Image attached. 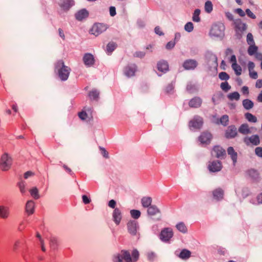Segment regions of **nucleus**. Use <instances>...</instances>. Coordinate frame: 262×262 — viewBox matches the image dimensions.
<instances>
[{
    "instance_id": "37998d69",
    "label": "nucleus",
    "mask_w": 262,
    "mask_h": 262,
    "mask_svg": "<svg viewBox=\"0 0 262 262\" xmlns=\"http://www.w3.org/2000/svg\"><path fill=\"white\" fill-rule=\"evenodd\" d=\"M22 242L20 239L15 241L12 246V250L14 252H16L18 248L20 247Z\"/></svg>"
},
{
    "instance_id": "f03ea898",
    "label": "nucleus",
    "mask_w": 262,
    "mask_h": 262,
    "mask_svg": "<svg viewBox=\"0 0 262 262\" xmlns=\"http://www.w3.org/2000/svg\"><path fill=\"white\" fill-rule=\"evenodd\" d=\"M12 164V159L8 154H3L0 159V169L2 171H8Z\"/></svg>"
},
{
    "instance_id": "20e7f679",
    "label": "nucleus",
    "mask_w": 262,
    "mask_h": 262,
    "mask_svg": "<svg viewBox=\"0 0 262 262\" xmlns=\"http://www.w3.org/2000/svg\"><path fill=\"white\" fill-rule=\"evenodd\" d=\"M236 36L238 38L242 37V34L247 28L246 24L243 23L241 19H236L233 22Z\"/></svg>"
},
{
    "instance_id": "473e14b6",
    "label": "nucleus",
    "mask_w": 262,
    "mask_h": 262,
    "mask_svg": "<svg viewBox=\"0 0 262 262\" xmlns=\"http://www.w3.org/2000/svg\"><path fill=\"white\" fill-rule=\"evenodd\" d=\"M227 97L230 100H231V101L233 100H238L240 98V95L238 92H234L229 94L227 95Z\"/></svg>"
},
{
    "instance_id": "f704fd0d",
    "label": "nucleus",
    "mask_w": 262,
    "mask_h": 262,
    "mask_svg": "<svg viewBox=\"0 0 262 262\" xmlns=\"http://www.w3.org/2000/svg\"><path fill=\"white\" fill-rule=\"evenodd\" d=\"M177 229L180 232L185 233L187 231V229L185 225L183 222H180L176 225Z\"/></svg>"
},
{
    "instance_id": "864d4df0",
    "label": "nucleus",
    "mask_w": 262,
    "mask_h": 262,
    "mask_svg": "<svg viewBox=\"0 0 262 262\" xmlns=\"http://www.w3.org/2000/svg\"><path fill=\"white\" fill-rule=\"evenodd\" d=\"M50 245L52 248H55L57 245V239L55 237H51L50 239Z\"/></svg>"
},
{
    "instance_id": "09e8293b",
    "label": "nucleus",
    "mask_w": 262,
    "mask_h": 262,
    "mask_svg": "<svg viewBox=\"0 0 262 262\" xmlns=\"http://www.w3.org/2000/svg\"><path fill=\"white\" fill-rule=\"evenodd\" d=\"M185 30L188 32H191L193 30V25L191 22L187 23L184 26Z\"/></svg>"
},
{
    "instance_id": "a19ab883",
    "label": "nucleus",
    "mask_w": 262,
    "mask_h": 262,
    "mask_svg": "<svg viewBox=\"0 0 262 262\" xmlns=\"http://www.w3.org/2000/svg\"><path fill=\"white\" fill-rule=\"evenodd\" d=\"M257 50L258 48L256 46L251 45L248 49V53L249 55L251 56L255 54L257 52Z\"/></svg>"
},
{
    "instance_id": "6e6d98bb",
    "label": "nucleus",
    "mask_w": 262,
    "mask_h": 262,
    "mask_svg": "<svg viewBox=\"0 0 262 262\" xmlns=\"http://www.w3.org/2000/svg\"><path fill=\"white\" fill-rule=\"evenodd\" d=\"M145 55V53L142 51H137L134 54V56L139 58H143Z\"/></svg>"
},
{
    "instance_id": "0eeeda50",
    "label": "nucleus",
    "mask_w": 262,
    "mask_h": 262,
    "mask_svg": "<svg viewBox=\"0 0 262 262\" xmlns=\"http://www.w3.org/2000/svg\"><path fill=\"white\" fill-rule=\"evenodd\" d=\"M173 232L171 229L166 228L163 229L160 234V238L163 242H168L172 237Z\"/></svg>"
},
{
    "instance_id": "5fc2aeb1",
    "label": "nucleus",
    "mask_w": 262,
    "mask_h": 262,
    "mask_svg": "<svg viewBox=\"0 0 262 262\" xmlns=\"http://www.w3.org/2000/svg\"><path fill=\"white\" fill-rule=\"evenodd\" d=\"M148 259L150 261H153L156 257V254L153 252H149L147 253Z\"/></svg>"
},
{
    "instance_id": "680f3d73",
    "label": "nucleus",
    "mask_w": 262,
    "mask_h": 262,
    "mask_svg": "<svg viewBox=\"0 0 262 262\" xmlns=\"http://www.w3.org/2000/svg\"><path fill=\"white\" fill-rule=\"evenodd\" d=\"M78 116L81 120H84L86 118L88 115L85 112H81L79 113Z\"/></svg>"
},
{
    "instance_id": "393cba45",
    "label": "nucleus",
    "mask_w": 262,
    "mask_h": 262,
    "mask_svg": "<svg viewBox=\"0 0 262 262\" xmlns=\"http://www.w3.org/2000/svg\"><path fill=\"white\" fill-rule=\"evenodd\" d=\"M34 207L35 203L33 201L30 200L27 202L26 205V211L29 215L34 213Z\"/></svg>"
},
{
    "instance_id": "c03bdc74",
    "label": "nucleus",
    "mask_w": 262,
    "mask_h": 262,
    "mask_svg": "<svg viewBox=\"0 0 262 262\" xmlns=\"http://www.w3.org/2000/svg\"><path fill=\"white\" fill-rule=\"evenodd\" d=\"M139 253L137 250L135 249L132 252V262H136L139 258Z\"/></svg>"
},
{
    "instance_id": "f257e3e1",
    "label": "nucleus",
    "mask_w": 262,
    "mask_h": 262,
    "mask_svg": "<svg viewBox=\"0 0 262 262\" xmlns=\"http://www.w3.org/2000/svg\"><path fill=\"white\" fill-rule=\"evenodd\" d=\"M55 71H57L58 76L62 81L67 80L70 73L71 69L65 66L63 60L58 61L55 64Z\"/></svg>"
},
{
    "instance_id": "bb28decb",
    "label": "nucleus",
    "mask_w": 262,
    "mask_h": 262,
    "mask_svg": "<svg viewBox=\"0 0 262 262\" xmlns=\"http://www.w3.org/2000/svg\"><path fill=\"white\" fill-rule=\"evenodd\" d=\"M228 154L230 156L232 159L234 165L237 162V154L235 151L234 148L232 147H229L227 149Z\"/></svg>"
},
{
    "instance_id": "603ef678",
    "label": "nucleus",
    "mask_w": 262,
    "mask_h": 262,
    "mask_svg": "<svg viewBox=\"0 0 262 262\" xmlns=\"http://www.w3.org/2000/svg\"><path fill=\"white\" fill-rule=\"evenodd\" d=\"M247 42L248 45H251L254 43L253 35L251 33H249L247 36Z\"/></svg>"
},
{
    "instance_id": "338daca9",
    "label": "nucleus",
    "mask_w": 262,
    "mask_h": 262,
    "mask_svg": "<svg viewBox=\"0 0 262 262\" xmlns=\"http://www.w3.org/2000/svg\"><path fill=\"white\" fill-rule=\"evenodd\" d=\"M235 11L240 16L244 17L245 16V12L241 8L236 9Z\"/></svg>"
},
{
    "instance_id": "c9c22d12",
    "label": "nucleus",
    "mask_w": 262,
    "mask_h": 262,
    "mask_svg": "<svg viewBox=\"0 0 262 262\" xmlns=\"http://www.w3.org/2000/svg\"><path fill=\"white\" fill-rule=\"evenodd\" d=\"M99 92L96 90H93L90 92L89 96L91 99L97 100L99 98Z\"/></svg>"
},
{
    "instance_id": "9b49d317",
    "label": "nucleus",
    "mask_w": 262,
    "mask_h": 262,
    "mask_svg": "<svg viewBox=\"0 0 262 262\" xmlns=\"http://www.w3.org/2000/svg\"><path fill=\"white\" fill-rule=\"evenodd\" d=\"M237 135V128L235 125L229 126L225 132V137L228 139L234 138Z\"/></svg>"
},
{
    "instance_id": "13d9d810",
    "label": "nucleus",
    "mask_w": 262,
    "mask_h": 262,
    "mask_svg": "<svg viewBox=\"0 0 262 262\" xmlns=\"http://www.w3.org/2000/svg\"><path fill=\"white\" fill-rule=\"evenodd\" d=\"M255 154L259 157L262 158V147H257L255 149Z\"/></svg>"
},
{
    "instance_id": "1a4fd4ad",
    "label": "nucleus",
    "mask_w": 262,
    "mask_h": 262,
    "mask_svg": "<svg viewBox=\"0 0 262 262\" xmlns=\"http://www.w3.org/2000/svg\"><path fill=\"white\" fill-rule=\"evenodd\" d=\"M203 121L202 118L200 116H195L189 123L190 127L195 129H200L203 125Z\"/></svg>"
},
{
    "instance_id": "7ed1b4c3",
    "label": "nucleus",
    "mask_w": 262,
    "mask_h": 262,
    "mask_svg": "<svg viewBox=\"0 0 262 262\" xmlns=\"http://www.w3.org/2000/svg\"><path fill=\"white\" fill-rule=\"evenodd\" d=\"M225 26L222 23L213 25L210 31V35L214 37L222 38L224 35Z\"/></svg>"
},
{
    "instance_id": "e433bc0d",
    "label": "nucleus",
    "mask_w": 262,
    "mask_h": 262,
    "mask_svg": "<svg viewBox=\"0 0 262 262\" xmlns=\"http://www.w3.org/2000/svg\"><path fill=\"white\" fill-rule=\"evenodd\" d=\"M248 174L252 179H256L258 178L259 173L258 171L255 169H251L247 171Z\"/></svg>"
},
{
    "instance_id": "6ab92c4d",
    "label": "nucleus",
    "mask_w": 262,
    "mask_h": 262,
    "mask_svg": "<svg viewBox=\"0 0 262 262\" xmlns=\"http://www.w3.org/2000/svg\"><path fill=\"white\" fill-rule=\"evenodd\" d=\"M157 69L160 72L166 73L169 70V65L168 62L164 60L159 61L157 63Z\"/></svg>"
},
{
    "instance_id": "cd10ccee",
    "label": "nucleus",
    "mask_w": 262,
    "mask_h": 262,
    "mask_svg": "<svg viewBox=\"0 0 262 262\" xmlns=\"http://www.w3.org/2000/svg\"><path fill=\"white\" fill-rule=\"evenodd\" d=\"M238 132L243 135H248L251 133L248 124H242L238 128Z\"/></svg>"
},
{
    "instance_id": "e2e57ef3",
    "label": "nucleus",
    "mask_w": 262,
    "mask_h": 262,
    "mask_svg": "<svg viewBox=\"0 0 262 262\" xmlns=\"http://www.w3.org/2000/svg\"><path fill=\"white\" fill-rule=\"evenodd\" d=\"M249 75L251 78H253L254 79H256L258 77L257 73L255 71H249Z\"/></svg>"
},
{
    "instance_id": "f3484780",
    "label": "nucleus",
    "mask_w": 262,
    "mask_h": 262,
    "mask_svg": "<svg viewBox=\"0 0 262 262\" xmlns=\"http://www.w3.org/2000/svg\"><path fill=\"white\" fill-rule=\"evenodd\" d=\"M83 61L85 66L91 67L94 65L95 59L93 55L90 53H86L83 57Z\"/></svg>"
},
{
    "instance_id": "4c0bfd02",
    "label": "nucleus",
    "mask_w": 262,
    "mask_h": 262,
    "mask_svg": "<svg viewBox=\"0 0 262 262\" xmlns=\"http://www.w3.org/2000/svg\"><path fill=\"white\" fill-rule=\"evenodd\" d=\"M205 11L208 13H210L213 10V5L211 1H208L205 4Z\"/></svg>"
},
{
    "instance_id": "4468645a",
    "label": "nucleus",
    "mask_w": 262,
    "mask_h": 262,
    "mask_svg": "<svg viewBox=\"0 0 262 262\" xmlns=\"http://www.w3.org/2000/svg\"><path fill=\"white\" fill-rule=\"evenodd\" d=\"M198 64V62L195 60L187 59L184 62L183 67L186 70H194Z\"/></svg>"
},
{
    "instance_id": "423d86ee",
    "label": "nucleus",
    "mask_w": 262,
    "mask_h": 262,
    "mask_svg": "<svg viewBox=\"0 0 262 262\" xmlns=\"http://www.w3.org/2000/svg\"><path fill=\"white\" fill-rule=\"evenodd\" d=\"M107 29V25L101 23H96L92 26L90 33L96 36L104 32Z\"/></svg>"
},
{
    "instance_id": "ea45409f",
    "label": "nucleus",
    "mask_w": 262,
    "mask_h": 262,
    "mask_svg": "<svg viewBox=\"0 0 262 262\" xmlns=\"http://www.w3.org/2000/svg\"><path fill=\"white\" fill-rule=\"evenodd\" d=\"M232 68L235 71V74L237 75H240L242 74V68L238 65L237 63H234V64H232Z\"/></svg>"
},
{
    "instance_id": "69168bd1",
    "label": "nucleus",
    "mask_w": 262,
    "mask_h": 262,
    "mask_svg": "<svg viewBox=\"0 0 262 262\" xmlns=\"http://www.w3.org/2000/svg\"><path fill=\"white\" fill-rule=\"evenodd\" d=\"M155 33L157 34H158V35H159L160 36L164 35V33L161 30V28L159 26H157V27H155Z\"/></svg>"
},
{
    "instance_id": "72a5a7b5",
    "label": "nucleus",
    "mask_w": 262,
    "mask_h": 262,
    "mask_svg": "<svg viewBox=\"0 0 262 262\" xmlns=\"http://www.w3.org/2000/svg\"><path fill=\"white\" fill-rule=\"evenodd\" d=\"M201 13V10L199 9H196L194 10L193 16H192V20L194 22H200V14Z\"/></svg>"
},
{
    "instance_id": "774afa93",
    "label": "nucleus",
    "mask_w": 262,
    "mask_h": 262,
    "mask_svg": "<svg viewBox=\"0 0 262 262\" xmlns=\"http://www.w3.org/2000/svg\"><path fill=\"white\" fill-rule=\"evenodd\" d=\"M116 202L115 200H111L109 201L108 202V206L112 208H113V209H115V206H116Z\"/></svg>"
},
{
    "instance_id": "79ce46f5",
    "label": "nucleus",
    "mask_w": 262,
    "mask_h": 262,
    "mask_svg": "<svg viewBox=\"0 0 262 262\" xmlns=\"http://www.w3.org/2000/svg\"><path fill=\"white\" fill-rule=\"evenodd\" d=\"M30 192L32 196H33L35 199H38L39 198V195L38 193V190L36 187H34L32 189L30 190Z\"/></svg>"
},
{
    "instance_id": "5701e85b",
    "label": "nucleus",
    "mask_w": 262,
    "mask_h": 262,
    "mask_svg": "<svg viewBox=\"0 0 262 262\" xmlns=\"http://www.w3.org/2000/svg\"><path fill=\"white\" fill-rule=\"evenodd\" d=\"M75 18L78 20H82L83 19L89 16L88 11L85 9H81L78 11L75 14Z\"/></svg>"
},
{
    "instance_id": "052dcab7",
    "label": "nucleus",
    "mask_w": 262,
    "mask_h": 262,
    "mask_svg": "<svg viewBox=\"0 0 262 262\" xmlns=\"http://www.w3.org/2000/svg\"><path fill=\"white\" fill-rule=\"evenodd\" d=\"M100 149L101 151V154L105 158H108V153L103 147H100Z\"/></svg>"
},
{
    "instance_id": "f8f14e48",
    "label": "nucleus",
    "mask_w": 262,
    "mask_h": 262,
    "mask_svg": "<svg viewBox=\"0 0 262 262\" xmlns=\"http://www.w3.org/2000/svg\"><path fill=\"white\" fill-rule=\"evenodd\" d=\"M222 168V164L221 161H213L208 165V169L211 172L220 171Z\"/></svg>"
},
{
    "instance_id": "aec40b11",
    "label": "nucleus",
    "mask_w": 262,
    "mask_h": 262,
    "mask_svg": "<svg viewBox=\"0 0 262 262\" xmlns=\"http://www.w3.org/2000/svg\"><path fill=\"white\" fill-rule=\"evenodd\" d=\"M202 100L199 97H195L189 102V106L190 107L198 108L201 106Z\"/></svg>"
},
{
    "instance_id": "dca6fc26",
    "label": "nucleus",
    "mask_w": 262,
    "mask_h": 262,
    "mask_svg": "<svg viewBox=\"0 0 262 262\" xmlns=\"http://www.w3.org/2000/svg\"><path fill=\"white\" fill-rule=\"evenodd\" d=\"M138 222L136 221H130L127 223V229L130 234L135 235L137 233Z\"/></svg>"
},
{
    "instance_id": "a18cd8bd",
    "label": "nucleus",
    "mask_w": 262,
    "mask_h": 262,
    "mask_svg": "<svg viewBox=\"0 0 262 262\" xmlns=\"http://www.w3.org/2000/svg\"><path fill=\"white\" fill-rule=\"evenodd\" d=\"M229 121V117L227 115H223L220 118V122L224 126H226Z\"/></svg>"
},
{
    "instance_id": "0e129e2a",
    "label": "nucleus",
    "mask_w": 262,
    "mask_h": 262,
    "mask_svg": "<svg viewBox=\"0 0 262 262\" xmlns=\"http://www.w3.org/2000/svg\"><path fill=\"white\" fill-rule=\"evenodd\" d=\"M110 14L111 16H114L116 14V8L114 6L110 8Z\"/></svg>"
},
{
    "instance_id": "2f4dec72",
    "label": "nucleus",
    "mask_w": 262,
    "mask_h": 262,
    "mask_svg": "<svg viewBox=\"0 0 262 262\" xmlns=\"http://www.w3.org/2000/svg\"><path fill=\"white\" fill-rule=\"evenodd\" d=\"M117 47V44L114 42H109L106 46V51L108 55L111 54Z\"/></svg>"
},
{
    "instance_id": "49530a36",
    "label": "nucleus",
    "mask_w": 262,
    "mask_h": 262,
    "mask_svg": "<svg viewBox=\"0 0 262 262\" xmlns=\"http://www.w3.org/2000/svg\"><path fill=\"white\" fill-rule=\"evenodd\" d=\"M130 212L132 217L135 219H138L141 215L140 211L138 210L133 209L130 210Z\"/></svg>"
},
{
    "instance_id": "c756f323",
    "label": "nucleus",
    "mask_w": 262,
    "mask_h": 262,
    "mask_svg": "<svg viewBox=\"0 0 262 262\" xmlns=\"http://www.w3.org/2000/svg\"><path fill=\"white\" fill-rule=\"evenodd\" d=\"M191 252L186 249H183L178 255L179 258L182 259H187L191 256Z\"/></svg>"
},
{
    "instance_id": "39448f33",
    "label": "nucleus",
    "mask_w": 262,
    "mask_h": 262,
    "mask_svg": "<svg viewBox=\"0 0 262 262\" xmlns=\"http://www.w3.org/2000/svg\"><path fill=\"white\" fill-rule=\"evenodd\" d=\"M124 259L126 262H132L130 253L126 250H122L120 253L114 256V262H123Z\"/></svg>"
},
{
    "instance_id": "2eb2a0df",
    "label": "nucleus",
    "mask_w": 262,
    "mask_h": 262,
    "mask_svg": "<svg viewBox=\"0 0 262 262\" xmlns=\"http://www.w3.org/2000/svg\"><path fill=\"white\" fill-rule=\"evenodd\" d=\"M74 5V0H60L59 6L64 11L69 10Z\"/></svg>"
},
{
    "instance_id": "de8ad7c7",
    "label": "nucleus",
    "mask_w": 262,
    "mask_h": 262,
    "mask_svg": "<svg viewBox=\"0 0 262 262\" xmlns=\"http://www.w3.org/2000/svg\"><path fill=\"white\" fill-rule=\"evenodd\" d=\"M221 88L225 92H227L231 89V86L227 82H222L221 84Z\"/></svg>"
},
{
    "instance_id": "ddd939ff",
    "label": "nucleus",
    "mask_w": 262,
    "mask_h": 262,
    "mask_svg": "<svg viewBox=\"0 0 262 262\" xmlns=\"http://www.w3.org/2000/svg\"><path fill=\"white\" fill-rule=\"evenodd\" d=\"M211 139L212 135L207 132H203L199 137V140L202 144H209Z\"/></svg>"
},
{
    "instance_id": "a211bd4d",
    "label": "nucleus",
    "mask_w": 262,
    "mask_h": 262,
    "mask_svg": "<svg viewBox=\"0 0 262 262\" xmlns=\"http://www.w3.org/2000/svg\"><path fill=\"white\" fill-rule=\"evenodd\" d=\"M137 70V66L135 64H131L126 66L124 69V74L127 77H131L135 75Z\"/></svg>"
},
{
    "instance_id": "a878e982",
    "label": "nucleus",
    "mask_w": 262,
    "mask_h": 262,
    "mask_svg": "<svg viewBox=\"0 0 262 262\" xmlns=\"http://www.w3.org/2000/svg\"><path fill=\"white\" fill-rule=\"evenodd\" d=\"M214 199L216 200H220L223 198L224 191L220 188L215 189L212 192Z\"/></svg>"
},
{
    "instance_id": "c85d7f7f",
    "label": "nucleus",
    "mask_w": 262,
    "mask_h": 262,
    "mask_svg": "<svg viewBox=\"0 0 262 262\" xmlns=\"http://www.w3.org/2000/svg\"><path fill=\"white\" fill-rule=\"evenodd\" d=\"M141 202L144 208H148L151 206L152 199L150 196H144L142 198Z\"/></svg>"
},
{
    "instance_id": "9d476101",
    "label": "nucleus",
    "mask_w": 262,
    "mask_h": 262,
    "mask_svg": "<svg viewBox=\"0 0 262 262\" xmlns=\"http://www.w3.org/2000/svg\"><path fill=\"white\" fill-rule=\"evenodd\" d=\"M244 142L247 145L250 143L254 145H258L260 143L259 136L257 135H252L250 137H246L244 139Z\"/></svg>"
},
{
    "instance_id": "7c9ffc66",
    "label": "nucleus",
    "mask_w": 262,
    "mask_h": 262,
    "mask_svg": "<svg viewBox=\"0 0 262 262\" xmlns=\"http://www.w3.org/2000/svg\"><path fill=\"white\" fill-rule=\"evenodd\" d=\"M243 105L246 110H249L253 107L254 103L251 100L246 99L243 101Z\"/></svg>"
},
{
    "instance_id": "412c9836",
    "label": "nucleus",
    "mask_w": 262,
    "mask_h": 262,
    "mask_svg": "<svg viewBox=\"0 0 262 262\" xmlns=\"http://www.w3.org/2000/svg\"><path fill=\"white\" fill-rule=\"evenodd\" d=\"M113 217L116 225H119L122 219V214L119 208H115L113 213Z\"/></svg>"
},
{
    "instance_id": "4be33fe9",
    "label": "nucleus",
    "mask_w": 262,
    "mask_h": 262,
    "mask_svg": "<svg viewBox=\"0 0 262 262\" xmlns=\"http://www.w3.org/2000/svg\"><path fill=\"white\" fill-rule=\"evenodd\" d=\"M10 215V209L8 207L0 206V217L3 219H7Z\"/></svg>"
},
{
    "instance_id": "3c124183",
    "label": "nucleus",
    "mask_w": 262,
    "mask_h": 262,
    "mask_svg": "<svg viewBox=\"0 0 262 262\" xmlns=\"http://www.w3.org/2000/svg\"><path fill=\"white\" fill-rule=\"evenodd\" d=\"M18 186L19 188L20 191L22 194L26 193V190L25 189L26 183L24 181H21L18 183Z\"/></svg>"
},
{
    "instance_id": "bf43d9fd",
    "label": "nucleus",
    "mask_w": 262,
    "mask_h": 262,
    "mask_svg": "<svg viewBox=\"0 0 262 262\" xmlns=\"http://www.w3.org/2000/svg\"><path fill=\"white\" fill-rule=\"evenodd\" d=\"M246 13L247 14V15L250 18H253V19H255L256 18V16L255 14H254L249 9H247L246 10Z\"/></svg>"
},
{
    "instance_id": "8fccbe9b",
    "label": "nucleus",
    "mask_w": 262,
    "mask_h": 262,
    "mask_svg": "<svg viewBox=\"0 0 262 262\" xmlns=\"http://www.w3.org/2000/svg\"><path fill=\"white\" fill-rule=\"evenodd\" d=\"M219 78L222 80H227L229 79V75L226 72H222L219 74Z\"/></svg>"
},
{
    "instance_id": "58836bf2",
    "label": "nucleus",
    "mask_w": 262,
    "mask_h": 262,
    "mask_svg": "<svg viewBox=\"0 0 262 262\" xmlns=\"http://www.w3.org/2000/svg\"><path fill=\"white\" fill-rule=\"evenodd\" d=\"M245 116L249 122L255 123L257 121L256 117L250 113H246Z\"/></svg>"
},
{
    "instance_id": "4d7b16f0",
    "label": "nucleus",
    "mask_w": 262,
    "mask_h": 262,
    "mask_svg": "<svg viewBox=\"0 0 262 262\" xmlns=\"http://www.w3.org/2000/svg\"><path fill=\"white\" fill-rule=\"evenodd\" d=\"M186 89L189 92L192 93L196 90V88L194 85L189 84L187 85Z\"/></svg>"
},
{
    "instance_id": "6e6552de",
    "label": "nucleus",
    "mask_w": 262,
    "mask_h": 262,
    "mask_svg": "<svg viewBox=\"0 0 262 262\" xmlns=\"http://www.w3.org/2000/svg\"><path fill=\"white\" fill-rule=\"evenodd\" d=\"M211 155L217 158H224L226 154L224 148L219 145H216L213 147Z\"/></svg>"
},
{
    "instance_id": "b1692460",
    "label": "nucleus",
    "mask_w": 262,
    "mask_h": 262,
    "mask_svg": "<svg viewBox=\"0 0 262 262\" xmlns=\"http://www.w3.org/2000/svg\"><path fill=\"white\" fill-rule=\"evenodd\" d=\"M147 214L150 217L158 214H161L160 210L156 206L151 205L148 208Z\"/></svg>"
}]
</instances>
